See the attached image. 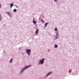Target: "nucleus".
I'll use <instances>...</instances> for the list:
<instances>
[{"instance_id":"obj_12","label":"nucleus","mask_w":79,"mask_h":79,"mask_svg":"<svg viewBox=\"0 0 79 79\" xmlns=\"http://www.w3.org/2000/svg\"><path fill=\"white\" fill-rule=\"evenodd\" d=\"M33 23L34 24H36L37 23V22L36 21H34Z\"/></svg>"},{"instance_id":"obj_4","label":"nucleus","mask_w":79,"mask_h":79,"mask_svg":"<svg viewBox=\"0 0 79 79\" xmlns=\"http://www.w3.org/2000/svg\"><path fill=\"white\" fill-rule=\"evenodd\" d=\"M35 33L37 34L39 33V30L38 29H36L35 31Z\"/></svg>"},{"instance_id":"obj_18","label":"nucleus","mask_w":79,"mask_h":79,"mask_svg":"<svg viewBox=\"0 0 79 79\" xmlns=\"http://www.w3.org/2000/svg\"><path fill=\"white\" fill-rule=\"evenodd\" d=\"M0 8H1V5L0 4Z\"/></svg>"},{"instance_id":"obj_17","label":"nucleus","mask_w":79,"mask_h":79,"mask_svg":"<svg viewBox=\"0 0 79 79\" xmlns=\"http://www.w3.org/2000/svg\"><path fill=\"white\" fill-rule=\"evenodd\" d=\"M54 2H56V1H57V0H54Z\"/></svg>"},{"instance_id":"obj_10","label":"nucleus","mask_w":79,"mask_h":79,"mask_svg":"<svg viewBox=\"0 0 79 79\" xmlns=\"http://www.w3.org/2000/svg\"><path fill=\"white\" fill-rule=\"evenodd\" d=\"M13 61V59H11L10 60V63H12Z\"/></svg>"},{"instance_id":"obj_6","label":"nucleus","mask_w":79,"mask_h":79,"mask_svg":"<svg viewBox=\"0 0 79 79\" xmlns=\"http://www.w3.org/2000/svg\"><path fill=\"white\" fill-rule=\"evenodd\" d=\"M51 73H52V72H50L49 73H48V74H47V76H49V75H50V74H51Z\"/></svg>"},{"instance_id":"obj_16","label":"nucleus","mask_w":79,"mask_h":79,"mask_svg":"<svg viewBox=\"0 0 79 79\" xmlns=\"http://www.w3.org/2000/svg\"><path fill=\"white\" fill-rule=\"evenodd\" d=\"M41 21H43V22H44V20H43V19H41Z\"/></svg>"},{"instance_id":"obj_13","label":"nucleus","mask_w":79,"mask_h":79,"mask_svg":"<svg viewBox=\"0 0 79 79\" xmlns=\"http://www.w3.org/2000/svg\"><path fill=\"white\" fill-rule=\"evenodd\" d=\"M55 31H58V29L56 28L55 29Z\"/></svg>"},{"instance_id":"obj_5","label":"nucleus","mask_w":79,"mask_h":79,"mask_svg":"<svg viewBox=\"0 0 79 79\" xmlns=\"http://www.w3.org/2000/svg\"><path fill=\"white\" fill-rule=\"evenodd\" d=\"M13 5H14L13 4V3H10V8H12V7H13Z\"/></svg>"},{"instance_id":"obj_8","label":"nucleus","mask_w":79,"mask_h":79,"mask_svg":"<svg viewBox=\"0 0 79 79\" xmlns=\"http://www.w3.org/2000/svg\"><path fill=\"white\" fill-rule=\"evenodd\" d=\"M48 23H45V27L46 26H47V25H48Z\"/></svg>"},{"instance_id":"obj_14","label":"nucleus","mask_w":79,"mask_h":79,"mask_svg":"<svg viewBox=\"0 0 79 79\" xmlns=\"http://www.w3.org/2000/svg\"><path fill=\"white\" fill-rule=\"evenodd\" d=\"M2 18L0 17V21H1L2 20Z\"/></svg>"},{"instance_id":"obj_20","label":"nucleus","mask_w":79,"mask_h":79,"mask_svg":"<svg viewBox=\"0 0 79 79\" xmlns=\"http://www.w3.org/2000/svg\"><path fill=\"white\" fill-rule=\"evenodd\" d=\"M70 72H71L70 71H69V73H70Z\"/></svg>"},{"instance_id":"obj_3","label":"nucleus","mask_w":79,"mask_h":79,"mask_svg":"<svg viewBox=\"0 0 79 79\" xmlns=\"http://www.w3.org/2000/svg\"><path fill=\"white\" fill-rule=\"evenodd\" d=\"M44 60H45V59H43L42 60H41L40 61H39V63H41V64H44Z\"/></svg>"},{"instance_id":"obj_1","label":"nucleus","mask_w":79,"mask_h":79,"mask_svg":"<svg viewBox=\"0 0 79 79\" xmlns=\"http://www.w3.org/2000/svg\"><path fill=\"white\" fill-rule=\"evenodd\" d=\"M31 50L30 49H28L27 50L26 52V53L28 55H30L31 54Z\"/></svg>"},{"instance_id":"obj_19","label":"nucleus","mask_w":79,"mask_h":79,"mask_svg":"<svg viewBox=\"0 0 79 79\" xmlns=\"http://www.w3.org/2000/svg\"><path fill=\"white\" fill-rule=\"evenodd\" d=\"M1 17V15L0 14V17Z\"/></svg>"},{"instance_id":"obj_11","label":"nucleus","mask_w":79,"mask_h":79,"mask_svg":"<svg viewBox=\"0 0 79 79\" xmlns=\"http://www.w3.org/2000/svg\"><path fill=\"white\" fill-rule=\"evenodd\" d=\"M54 47L55 48H57V47H58V45H55Z\"/></svg>"},{"instance_id":"obj_9","label":"nucleus","mask_w":79,"mask_h":79,"mask_svg":"<svg viewBox=\"0 0 79 79\" xmlns=\"http://www.w3.org/2000/svg\"><path fill=\"white\" fill-rule=\"evenodd\" d=\"M14 12H16L17 11V10L16 9H14L13 10Z\"/></svg>"},{"instance_id":"obj_7","label":"nucleus","mask_w":79,"mask_h":79,"mask_svg":"<svg viewBox=\"0 0 79 79\" xmlns=\"http://www.w3.org/2000/svg\"><path fill=\"white\" fill-rule=\"evenodd\" d=\"M7 13L8 16H9L10 17H10V14H11V13L10 12H7Z\"/></svg>"},{"instance_id":"obj_15","label":"nucleus","mask_w":79,"mask_h":79,"mask_svg":"<svg viewBox=\"0 0 79 79\" xmlns=\"http://www.w3.org/2000/svg\"><path fill=\"white\" fill-rule=\"evenodd\" d=\"M34 21H35V19H33V22H34Z\"/></svg>"},{"instance_id":"obj_2","label":"nucleus","mask_w":79,"mask_h":79,"mask_svg":"<svg viewBox=\"0 0 79 79\" xmlns=\"http://www.w3.org/2000/svg\"><path fill=\"white\" fill-rule=\"evenodd\" d=\"M30 67H31L30 65H28L27 66H25L24 69H23L21 71V72H22V71H24L25 69H27V68H30Z\"/></svg>"}]
</instances>
